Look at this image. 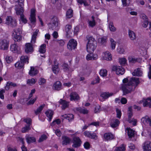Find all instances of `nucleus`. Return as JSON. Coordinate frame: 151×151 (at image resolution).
I'll use <instances>...</instances> for the list:
<instances>
[{
  "label": "nucleus",
  "instance_id": "f257e3e1",
  "mask_svg": "<svg viewBox=\"0 0 151 151\" xmlns=\"http://www.w3.org/2000/svg\"><path fill=\"white\" fill-rule=\"evenodd\" d=\"M123 84L122 85V89L124 95H125L130 93L134 90V88H133L132 85L129 83L128 79L127 78L124 79L123 80Z\"/></svg>",
  "mask_w": 151,
  "mask_h": 151
},
{
  "label": "nucleus",
  "instance_id": "f03ea898",
  "mask_svg": "<svg viewBox=\"0 0 151 151\" xmlns=\"http://www.w3.org/2000/svg\"><path fill=\"white\" fill-rule=\"evenodd\" d=\"M21 33L22 31L20 28H16L14 30L12 35L15 41H18L22 39Z\"/></svg>",
  "mask_w": 151,
  "mask_h": 151
},
{
  "label": "nucleus",
  "instance_id": "7ed1b4c3",
  "mask_svg": "<svg viewBox=\"0 0 151 151\" xmlns=\"http://www.w3.org/2000/svg\"><path fill=\"white\" fill-rule=\"evenodd\" d=\"M38 32L39 30L36 29L32 35L31 43H27L25 45L26 47H33L36 46L34 44L36 42L37 36Z\"/></svg>",
  "mask_w": 151,
  "mask_h": 151
},
{
  "label": "nucleus",
  "instance_id": "20e7f679",
  "mask_svg": "<svg viewBox=\"0 0 151 151\" xmlns=\"http://www.w3.org/2000/svg\"><path fill=\"white\" fill-rule=\"evenodd\" d=\"M15 9L17 14L18 15H20V19L24 23H26L27 22V21L26 18L24 17V15L23 14L24 10L22 9L21 10H19L18 5L15 6Z\"/></svg>",
  "mask_w": 151,
  "mask_h": 151
},
{
  "label": "nucleus",
  "instance_id": "39448f33",
  "mask_svg": "<svg viewBox=\"0 0 151 151\" xmlns=\"http://www.w3.org/2000/svg\"><path fill=\"white\" fill-rule=\"evenodd\" d=\"M6 23L12 27L17 26V24L16 20L11 16H7L6 19Z\"/></svg>",
  "mask_w": 151,
  "mask_h": 151
},
{
  "label": "nucleus",
  "instance_id": "423d86ee",
  "mask_svg": "<svg viewBox=\"0 0 151 151\" xmlns=\"http://www.w3.org/2000/svg\"><path fill=\"white\" fill-rule=\"evenodd\" d=\"M88 40V42L86 44V47H96L97 46V42L95 40V39L92 37H87Z\"/></svg>",
  "mask_w": 151,
  "mask_h": 151
},
{
  "label": "nucleus",
  "instance_id": "0eeeda50",
  "mask_svg": "<svg viewBox=\"0 0 151 151\" xmlns=\"http://www.w3.org/2000/svg\"><path fill=\"white\" fill-rule=\"evenodd\" d=\"M59 22V20L57 18H54L52 21L53 25H52L51 23H49L48 24L49 28L52 29V30L54 29H56L58 26Z\"/></svg>",
  "mask_w": 151,
  "mask_h": 151
},
{
  "label": "nucleus",
  "instance_id": "6e6552de",
  "mask_svg": "<svg viewBox=\"0 0 151 151\" xmlns=\"http://www.w3.org/2000/svg\"><path fill=\"white\" fill-rule=\"evenodd\" d=\"M112 70L116 72L118 75H122L124 73V70L122 67L118 66H114L112 67Z\"/></svg>",
  "mask_w": 151,
  "mask_h": 151
},
{
  "label": "nucleus",
  "instance_id": "1a4fd4ad",
  "mask_svg": "<svg viewBox=\"0 0 151 151\" xmlns=\"http://www.w3.org/2000/svg\"><path fill=\"white\" fill-rule=\"evenodd\" d=\"M144 151H151V141H146L142 145Z\"/></svg>",
  "mask_w": 151,
  "mask_h": 151
},
{
  "label": "nucleus",
  "instance_id": "9d476101",
  "mask_svg": "<svg viewBox=\"0 0 151 151\" xmlns=\"http://www.w3.org/2000/svg\"><path fill=\"white\" fill-rule=\"evenodd\" d=\"M73 141V143L72 145L73 147L76 148L80 146L81 141L79 137H74Z\"/></svg>",
  "mask_w": 151,
  "mask_h": 151
},
{
  "label": "nucleus",
  "instance_id": "9b49d317",
  "mask_svg": "<svg viewBox=\"0 0 151 151\" xmlns=\"http://www.w3.org/2000/svg\"><path fill=\"white\" fill-rule=\"evenodd\" d=\"M140 103H143V105L144 107H149L151 108V99L148 98L147 99H143L140 101Z\"/></svg>",
  "mask_w": 151,
  "mask_h": 151
},
{
  "label": "nucleus",
  "instance_id": "f8f14e48",
  "mask_svg": "<svg viewBox=\"0 0 151 151\" xmlns=\"http://www.w3.org/2000/svg\"><path fill=\"white\" fill-rule=\"evenodd\" d=\"M141 122L145 125H147L148 124L151 127V117H149L146 116L142 117L141 119Z\"/></svg>",
  "mask_w": 151,
  "mask_h": 151
},
{
  "label": "nucleus",
  "instance_id": "ddd939ff",
  "mask_svg": "<svg viewBox=\"0 0 151 151\" xmlns=\"http://www.w3.org/2000/svg\"><path fill=\"white\" fill-rule=\"evenodd\" d=\"M129 83L135 88L136 86L139 83V78H132L129 81Z\"/></svg>",
  "mask_w": 151,
  "mask_h": 151
},
{
  "label": "nucleus",
  "instance_id": "4468645a",
  "mask_svg": "<svg viewBox=\"0 0 151 151\" xmlns=\"http://www.w3.org/2000/svg\"><path fill=\"white\" fill-rule=\"evenodd\" d=\"M83 134L85 136L89 138L96 139L97 138V136L94 133H91L88 131H86L83 132Z\"/></svg>",
  "mask_w": 151,
  "mask_h": 151
},
{
  "label": "nucleus",
  "instance_id": "2eb2a0df",
  "mask_svg": "<svg viewBox=\"0 0 151 151\" xmlns=\"http://www.w3.org/2000/svg\"><path fill=\"white\" fill-rule=\"evenodd\" d=\"M53 89L57 91H60L62 89V83L59 81L55 82L53 85Z\"/></svg>",
  "mask_w": 151,
  "mask_h": 151
},
{
  "label": "nucleus",
  "instance_id": "dca6fc26",
  "mask_svg": "<svg viewBox=\"0 0 151 151\" xmlns=\"http://www.w3.org/2000/svg\"><path fill=\"white\" fill-rule=\"evenodd\" d=\"M70 100L71 101H77L80 99V97L78 94L76 92H71L70 95Z\"/></svg>",
  "mask_w": 151,
  "mask_h": 151
},
{
  "label": "nucleus",
  "instance_id": "f3484780",
  "mask_svg": "<svg viewBox=\"0 0 151 151\" xmlns=\"http://www.w3.org/2000/svg\"><path fill=\"white\" fill-rule=\"evenodd\" d=\"M103 54L104 55L103 57V59L110 61L112 60V56L109 52H103Z\"/></svg>",
  "mask_w": 151,
  "mask_h": 151
},
{
  "label": "nucleus",
  "instance_id": "a211bd4d",
  "mask_svg": "<svg viewBox=\"0 0 151 151\" xmlns=\"http://www.w3.org/2000/svg\"><path fill=\"white\" fill-rule=\"evenodd\" d=\"M75 111H78L81 113L83 114H87L88 112V111L85 108H82L81 107L76 108L73 109Z\"/></svg>",
  "mask_w": 151,
  "mask_h": 151
},
{
  "label": "nucleus",
  "instance_id": "6ab92c4d",
  "mask_svg": "<svg viewBox=\"0 0 151 151\" xmlns=\"http://www.w3.org/2000/svg\"><path fill=\"white\" fill-rule=\"evenodd\" d=\"M67 45L70 47H76L77 45V42L74 39H71L69 40Z\"/></svg>",
  "mask_w": 151,
  "mask_h": 151
},
{
  "label": "nucleus",
  "instance_id": "aec40b11",
  "mask_svg": "<svg viewBox=\"0 0 151 151\" xmlns=\"http://www.w3.org/2000/svg\"><path fill=\"white\" fill-rule=\"evenodd\" d=\"M119 123L120 122L118 119H113L111 120L110 125L111 127L114 128L118 126Z\"/></svg>",
  "mask_w": 151,
  "mask_h": 151
},
{
  "label": "nucleus",
  "instance_id": "412c9836",
  "mask_svg": "<svg viewBox=\"0 0 151 151\" xmlns=\"http://www.w3.org/2000/svg\"><path fill=\"white\" fill-rule=\"evenodd\" d=\"M26 139L27 142L28 144L33 143L35 142L36 141V139L35 137L30 136L29 135L26 136Z\"/></svg>",
  "mask_w": 151,
  "mask_h": 151
},
{
  "label": "nucleus",
  "instance_id": "4be33fe9",
  "mask_svg": "<svg viewBox=\"0 0 151 151\" xmlns=\"http://www.w3.org/2000/svg\"><path fill=\"white\" fill-rule=\"evenodd\" d=\"M62 139L63 140L62 143L63 145H66L69 144L71 140L70 138L66 136H62Z\"/></svg>",
  "mask_w": 151,
  "mask_h": 151
},
{
  "label": "nucleus",
  "instance_id": "5701e85b",
  "mask_svg": "<svg viewBox=\"0 0 151 151\" xmlns=\"http://www.w3.org/2000/svg\"><path fill=\"white\" fill-rule=\"evenodd\" d=\"M17 86V85L16 83L11 81H8L7 82L5 88L6 90L8 91L10 87H15Z\"/></svg>",
  "mask_w": 151,
  "mask_h": 151
},
{
  "label": "nucleus",
  "instance_id": "b1692460",
  "mask_svg": "<svg viewBox=\"0 0 151 151\" xmlns=\"http://www.w3.org/2000/svg\"><path fill=\"white\" fill-rule=\"evenodd\" d=\"M9 42L6 40H0V47H8Z\"/></svg>",
  "mask_w": 151,
  "mask_h": 151
},
{
  "label": "nucleus",
  "instance_id": "393cba45",
  "mask_svg": "<svg viewBox=\"0 0 151 151\" xmlns=\"http://www.w3.org/2000/svg\"><path fill=\"white\" fill-rule=\"evenodd\" d=\"M104 137L106 140H111L114 138V135L110 133H107L104 134Z\"/></svg>",
  "mask_w": 151,
  "mask_h": 151
},
{
  "label": "nucleus",
  "instance_id": "a878e982",
  "mask_svg": "<svg viewBox=\"0 0 151 151\" xmlns=\"http://www.w3.org/2000/svg\"><path fill=\"white\" fill-rule=\"evenodd\" d=\"M59 103L62 105V109H65L68 106L69 102L62 99H60L59 101Z\"/></svg>",
  "mask_w": 151,
  "mask_h": 151
},
{
  "label": "nucleus",
  "instance_id": "bb28decb",
  "mask_svg": "<svg viewBox=\"0 0 151 151\" xmlns=\"http://www.w3.org/2000/svg\"><path fill=\"white\" fill-rule=\"evenodd\" d=\"M133 76H141L142 74V71L140 68L136 69L132 73Z\"/></svg>",
  "mask_w": 151,
  "mask_h": 151
},
{
  "label": "nucleus",
  "instance_id": "cd10ccee",
  "mask_svg": "<svg viewBox=\"0 0 151 151\" xmlns=\"http://www.w3.org/2000/svg\"><path fill=\"white\" fill-rule=\"evenodd\" d=\"M91 54H88L86 56V58L87 60H95L97 59L98 58V55H93L92 56H91Z\"/></svg>",
  "mask_w": 151,
  "mask_h": 151
},
{
  "label": "nucleus",
  "instance_id": "c85d7f7f",
  "mask_svg": "<svg viewBox=\"0 0 151 151\" xmlns=\"http://www.w3.org/2000/svg\"><path fill=\"white\" fill-rule=\"evenodd\" d=\"M88 23L89 26L92 27H93L96 25V22L95 20V17L93 16L91 17V20H88Z\"/></svg>",
  "mask_w": 151,
  "mask_h": 151
},
{
  "label": "nucleus",
  "instance_id": "c756f323",
  "mask_svg": "<svg viewBox=\"0 0 151 151\" xmlns=\"http://www.w3.org/2000/svg\"><path fill=\"white\" fill-rule=\"evenodd\" d=\"M45 114L49 119V121H50L53 114V111L51 110H48L45 112Z\"/></svg>",
  "mask_w": 151,
  "mask_h": 151
},
{
  "label": "nucleus",
  "instance_id": "7c9ffc66",
  "mask_svg": "<svg viewBox=\"0 0 151 151\" xmlns=\"http://www.w3.org/2000/svg\"><path fill=\"white\" fill-rule=\"evenodd\" d=\"M38 72L37 70L34 67H31L30 70L29 72V74L31 76L36 75Z\"/></svg>",
  "mask_w": 151,
  "mask_h": 151
},
{
  "label": "nucleus",
  "instance_id": "2f4dec72",
  "mask_svg": "<svg viewBox=\"0 0 151 151\" xmlns=\"http://www.w3.org/2000/svg\"><path fill=\"white\" fill-rule=\"evenodd\" d=\"M128 35L130 39L132 40H134L136 39V37L134 32L132 30H129Z\"/></svg>",
  "mask_w": 151,
  "mask_h": 151
},
{
  "label": "nucleus",
  "instance_id": "473e14b6",
  "mask_svg": "<svg viewBox=\"0 0 151 151\" xmlns=\"http://www.w3.org/2000/svg\"><path fill=\"white\" fill-rule=\"evenodd\" d=\"M126 131V132H127L129 138H131L134 136V132L133 130L129 128H127Z\"/></svg>",
  "mask_w": 151,
  "mask_h": 151
},
{
  "label": "nucleus",
  "instance_id": "72a5a7b5",
  "mask_svg": "<svg viewBox=\"0 0 151 151\" xmlns=\"http://www.w3.org/2000/svg\"><path fill=\"white\" fill-rule=\"evenodd\" d=\"M62 116L68 119L69 121L73 120V119L74 116L72 114H69L68 115L65 114L62 115Z\"/></svg>",
  "mask_w": 151,
  "mask_h": 151
},
{
  "label": "nucleus",
  "instance_id": "f704fd0d",
  "mask_svg": "<svg viewBox=\"0 0 151 151\" xmlns=\"http://www.w3.org/2000/svg\"><path fill=\"white\" fill-rule=\"evenodd\" d=\"M66 17L68 18H70L72 17L73 15V11L71 9H68L66 13Z\"/></svg>",
  "mask_w": 151,
  "mask_h": 151
},
{
  "label": "nucleus",
  "instance_id": "c9c22d12",
  "mask_svg": "<svg viewBox=\"0 0 151 151\" xmlns=\"http://www.w3.org/2000/svg\"><path fill=\"white\" fill-rule=\"evenodd\" d=\"M20 60L24 64L29 63V58L27 55H22L21 57Z\"/></svg>",
  "mask_w": 151,
  "mask_h": 151
},
{
  "label": "nucleus",
  "instance_id": "e433bc0d",
  "mask_svg": "<svg viewBox=\"0 0 151 151\" xmlns=\"http://www.w3.org/2000/svg\"><path fill=\"white\" fill-rule=\"evenodd\" d=\"M113 94V93H104L101 94V96L104 99H106L108 98L109 97L112 96Z\"/></svg>",
  "mask_w": 151,
  "mask_h": 151
},
{
  "label": "nucleus",
  "instance_id": "4c0bfd02",
  "mask_svg": "<svg viewBox=\"0 0 151 151\" xmlns=\"http://www.w3.org/2000/svg\"><path fill=\"white\" fill-rule=\"evenodd\" d=\"M52 70L54 73L57 74L58 73L59 71V68L57 64L56 65L55 63V65L53 66Z\"/></svg>",
  "mask_w": 151,
  "mask_h": 151
},
{
  "label": "nucleus",
  "instance_id": "58836bf2",
  "mask_svg": "<svg viewBox=\"0 0 151 151\" xmlns=\"http://www.w3.org/2000/svg\"><path fill=\"white\" fill-rule=\"evenodd\" d=\"M24 64L21 61L16 63L15 64V66L18 68L21 69L24 67Z\"/></svg>",
  "mask_w": 151,
  "mask_h": 151
},
{
  "label": "nucleus",
  "instance_id": "ea45409f",
  "mask_svg": "<svg viewBox=\"0 0 151 151\" xmlns=\"http://www.w3.org/2000/svg\"><path fill=\"white\" fill-rule=\"evenodd\" d=\"M18 4L16 5H18L19 10L24 9L23 6H24V0H18Z\"/></svg>",
  "mask_w": 151,
  "mask_h": 151
},
{
  "label": "nucleus",
  "instance_id": "a19ab883",
  "mask_svg": "<svg viewBox=\"0 0 151 151\" xmlns=\"http://www.w3.org/2000/svg\"><path fill=\"white\" fill-rule=\"evenodd\" d=\"M119 61L120 64L122 65H124L126 63L127 60L124 58H119Z\"/></svg>",
  "mask_w": 151,
  "mask_h": 151
},
{
  "label": "nucleus",
  "instance_id": "79ce46f5",
  "mask_svg": "<svg viewBox=\"0 0 151 151\" xmlns=\"http://www.w3.org/2000/svg\"><path fill=\"white\" fill-rule=\"evenodd\" d=\"M45 106V104H44L39 106L38 108L35 111V114L37 115L40 113Z\"/></svg>",
  "mask_w": 151,
  "mask_h": 151
},
{
  "label": "nucleus",
  "instance_id": "37998d69",
  "mask_svg": "<svg viewBox=\"0 0 151 151\" xmlns=\"http://www.w3.org/2000/svg\"><path fill=\"white\" fill-rule=\"evenodd\" d=\"M10 50L13 52L19 54L21 52L19 48H10Z\"/></svg>",
  "mask_w": 151,
  "mask_h": 151
},
{
  "label": "nucleus",
  "instance_id": "c03bdc74",
  "mask_svg": "<svg viewBox=\"0 0 151 151\" xmlns=\"http://www.w3.org/2000/svg\"><path fill=\"white\" fill-rule=\"evenodd\" d=\"M46 82V80L44 78H41L39 80L38 83L40 85H43Z\"/></svg>",
  "mask_w": 151,
  "mask_h": 151
},
{
  "label": "nucleus",
  "instance_id": "a18cd8bd",
  "mask_svg": "<svg viewBox=\"0 0 151 151\" xmlns=\"http://www.w3.org/2000/svg\"><path fill=\"white\" fill-rule=\"evenodd\" d=\"M107 70L106 69H101L100 71V75L103 77H105L107 75Z\"/></svg>",
  "mask_w": 151,
  "mask_h": 151
},
{
  "label": "nucleus",
  "instance_id": "49530a36",
  "mask_svg": "<svg viewBox=\"0 0 151 151\" xmlns=\"http://www.w3.org/2000/svg\"><path fill=\"white\" fill-rule=\"evenodd\" d=\"M31 128L29 125H26L22 129V133H25L28 132Z\"/></svg>",
  "mask_w": 151,
  "mask_h": 151
},
{
  "label": "nucleus",
  "instance_id": "de8ad7c7",
  "mask_svg": "<svg viewBox=\"0 0 151 151\" xmlns=\"http://www.w3.org/2000/svg\"><path fill=\"white\" fill-rule=\"evenodd\" d=\"M62 67L64 71H66L68 70L69 66L68 64L65 63H63L62 65Z\"/></svg>",
  "mask_w": 151,
  "mask_h": 151
},
{
  "label": "nucleus",
  "instance_id": "09e8293b",
  "mask_svg": "<svg viewBox=\"0 0 151 151\" xmlns=\"http://www.w3.org/2000/svg\"><path fill=\"white\" fill-rule=\"evenodd\" d=\"M107 37H103L98 39V42L102 44H104L106 42Z\"/></svg>",
  "mask_w": 151,
  "mask_h": 151
},
{
  "label": "nucleus",
  "instance_id": "8fccbe9b",
  "mask_svg": "<svg viewBox=\"0 0 151 151\" xmlns=\"http://www.w3.org/2000/svg\"><path fill=\"white\" fill-rule=\"evenodd\" d=\"M122 4L124 6H127L129 5L130 3V0H122Z\"/></svg>",
  "mask_w": 151,
  "mask_h": 151
},
{
  "label": "nucleus",
  "instance_id": "3c124183",
  "mask_svg": "<svg viewBox=\"0 0 151 151\" xmlns=\"http://www.w3.org/2000/svg\"><path fill=\"white\" fill-rule=\"evenodd\" d=\"M132 107H129L128 108V115L129 118L128 119H131L132 116Z\"/></svg>",
  "mask_w": 151,
  "mask_h": 151
},
{
  "label": "nucleus",
  "instance_id": "603ef678",
  "mask_svg": "<svg viewBox=\"0 0 151 151\" xmlns=\"http://www.w3.org/2000/svg\"><path fill=\"white\" fill-rule=\"evenodd\" d=\"M109 29L111 31L114 32L116 31V28L114 27L112 22H110L109 26Z\"/></svg>",
  "mask_w": 151,
  "mask_h": 151
},
{
  "label": "nucleus",
  "instance_id": "864d4df0",
  "mask_svg": "<svg viewBox=\"0 0 151 151\" xmlns=\"http://www.w3.org/2000/svg\"><path fill=\"white\" fill-rule=\"evenodd\" d=\"M71 29V26L70 25H67L65 27V31L68 34H69L70 32Z\"/></svg>",
  "mask_w": 151,
  "mask_h": 151
},
{
  "label": "nucleus",
  "instance_id": "5fc2aeb1",
  "mask_svg": "<svg viewBox=\"0 0 151 151\" xmlns=\"http://www.w3.org/2000/svg\"><path fill=\"white\" fill-rule=\"evenodd\" d=\"M34 51L33 48H25V52L27 53H31Z\"/></svg>",
  "mask_w": 151,
  "mask_h": 151
},
{
  "label": "nucleus",
  "instance_id": "6e6d98bb",
  "mask_svg": "<svg viewBox=\"0 0 151 151\" xmlns=\"http://www.w3.org/2000/svg\"><path fill=\"white\" fill-rule=\"evenodd\" d=\"M36 81L35 79L32 78L31 79H28L27 80V83L30 85H32L35 83Z\"/></svg>",
  "mask_w": 151,
  "mask_h": 151
},
{
  "label": "nucleus",
  "instance_id": "4d7b16f0",
  "mask_svg": "<svg viewBox=\"0 0 151 151\" xmlns=\"http://www.w3.org/2000/svg\"><path fill=\"white\" fill-rule=\"evenodd\" d=\"M125 147L124 145H122V147H116L115 151H125Z\"/></svg>",
  "mask_w": 151,
  "mask_h": 151
},
{
  "label": "nucleus",
  "instance_id": "13d9d810",
  "mask_svg": "<svg viewBox=\"0 0 151 151\" xmlns=\"http://www.w3.org/2000/svg\"><path fill=\"white\" fill-rule=\"evenodd\" d=\"M23 121L26 122L27 124H28V125H29L31 124L32 120L30 118H27L26 119H23Z\"/></svg>",
  "mask_w": 151,
  "mask_h": 151
},
{
  "label": "nucleus",
  "instance_id": "bf43d9fd",
  "mask_svg": "<svg viewBox=\"0 0 151 151\" xmlns=\"http://www.w3.org/2000/svg\"><path fill=\"white\" fill-rule=\"evenodd\" d=\"M128 121L130 123H132L133 125L135 126L136 125L137 123V120L134 119H128Z\"/></svg>",
  "mask_w": 151,
  "mask_h": 151
},
{
  "label": "nucleus",
  "instance_id": "052dcab7",
  "mask_svg": "<svg viewBox=\"0 0 151 151\" xmlns=\"http://www.w3.org/2000/svg\"><path fill=\"white\" fill-rule=\"evenodd\" d=\"M47 138V136L45 134L42 135L41 137L39 138L38 142H42L44 140L46 139Z\"/></svg>",
  "mask_w": 151,
  "mask_h": 151
},
{
  "label": "nucleus",
  "instance_id": "680f3d73",
  "mask_svg": "<svg viewBox=\"0 0 151 151\" xmlns=\"http://www.w3.org/2000/svg\"><path fill=\"white\" fill-rule=\"evenodd\" d=\"M128 60L129 62L134 63L137 61V59L133 58L132 57H129L128 58Z\"/></svg>",
  "mask_w": 151,
  "mask_h": 151
},
{
  "label": "nucleus",
  "instance_id": "e2e57ef3",
  "mask_svg": "<svg viewBox=\"0 0 151 151\" xmlns=\"http://www.w3.org/2000/svg\"><path fill=\"white\" fill-rule=\"evenodd\" d=\"M5 60L7 63H9L12 60V57L11 56H6L5 58Z\"/></svg>",
  "mask_w": 151,
  "mask_h": 151
},
{
  "label": "nucleus",
  "instance_id": "0e129e2a",
  "mask_svg": "<svg viewBox=\"0 0 151 151\" xmlns=\"http://www.w3.org/2000/svg\"><path fill=\"white\" fill-rule=\"evenodd\" d=\"M116 112L117 117L119 119H120L122 114L121 110L118 109H116Z\"/></svg>",
  "mask_w": 151,
  "mask_h": 151
},
{
  "label": "nucleus",
  "instance_id": "69168bd1",
  "mask_svg": "<svg viewBox=\"0 0 151 151\" xmlns=\"http://www.w3.org/2000/svg\"><path fill=\"white\" fill-rule=\"evenodd\" d=\"M60 122L61 121L60 119H58L53 121L51 123V125L54 126L55 124V123L58 124H59L60 123Z\"/></svg>",
  "mask_w": 151,
  "mask_h": 151
},
{
  "label": "nucleus",
  "instance_id": "338daca9",
  "mask_svg": "<svg viewBox=\"0 0 151 151\" xmlns=\"http://www.w3.org/2000/svg\"><path fill=\"white\" fill-rule=\"evenodd\" d=\"M95 50V48H86V50L90 54L92 53Z\"/></svg>",
  "mask_w": 151,
  "mask_h": 151
},
{
  "label": "nucleus",
  "instance_id": "774afa93",
  "mask_svg": "<svg viewBox=\"0 0 151 151\" xmlns=\"http://www.w3.org/2000/svg\"><path fill=\"white\" fill-rule=\"evenodd\" d=\"M117 51L120 54H123L125 52L123 48H117Z\"/></svg>",
  "mask_w": 151,
  "mask_h": 151
}]
</instances>
